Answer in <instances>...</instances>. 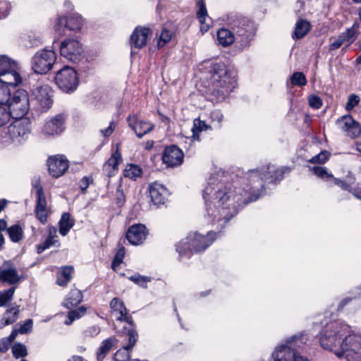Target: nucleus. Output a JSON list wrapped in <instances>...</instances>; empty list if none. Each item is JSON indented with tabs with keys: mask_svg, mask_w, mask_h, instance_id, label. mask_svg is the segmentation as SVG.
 Wrapping results in <instances>:
<instances>
[{
	"mask_svg": "<svg viewBox=\"0 0 361 361\" xmlns=\"http://www.w3.org/2000/svg\"><path fill=\"white\" fill-rule=\"evenodd\" d=\"M83 23L84 20L78 13L71 14L67 17L66 20V29L74 32L80 31L83 26Z\"/></svg>",
	"mask_w": 361,
	"mask_h": 361,
	"instance_id": "nucleus-31",
	"label": "nucleus"
},
{
	"mask_svg": "<svg viewBox=\"0 0 361 361\" xmlns=\"http://www.w3.org/2000/svg\"><path fill=\"white\" fill-rule=\"evenodd\" d=\"M319 340L322 348L333 352L338 359L361 361V334L355 333L344 321L328 324L321 331Z\"/></svg>",
	"mask_w": 361,
	"mask_h": 361,
	"instance_id": "nucleus-2",
	"label": "nucleus"
},
{
	"mask_svg": "<svg viewBox=\"0 0 361 361\" xmlns=\"http://www.w3.org/2000/svg\"><path fill=\"white\" fill-rule=\"evenodd\" d=\"M163 162L169 167L180 165L183 161V153L177 146L166 147L162 156Z\"/></svg>",
	"mask_w": 361,
	"mask_h": 361,
	"instance_id": "nucleus-17",
	"label": "nucleus"
},
{
	"mask_svg": "<svg viewBox=\"0 0 361 361\" xmlns=\"http://www.w3.org/2000/svg\"><path fill=\"white\" fill-rule=\"evenodd\" d=\"M200 71H207L210 74V93L216 102L224 100L237 85L236 73L221 62L204 61L199 66Z\"/></svg>",
	"mask_w": 361,
	"mask_h": 361,
	"instance_id": "nucleus-4",
	"label": "nucleus"
},
{
	"mask_svg": "<svg viewBox=\"0 0 361 361\" xmlns=\"http://www.w3.org/2000/svg\"><path fill=\"white\" fill-rule=\"evenodd\" d=\"M56 53L49 49L37 51L31 59V68L37 74H45L52 68L56 61Z\"/></svg>",
	"mask_w": 361,
	"mask_h": 361,
	"instance_id": "nucleus-10",
	"label": "nucleus"
},
{
	"mask_svg": "<svg viewBox=\"0 0 361 361\" xmlns=\"http://www.w3.org/2000/svg\"><path fill=\"white\" fill-rule=\"evenodd\" d=\"M64 117L61 114L47 120L42 128V133L44 136H54L61 133L64 130Z\"/></svg>",
	"mask_w": 361,
	"mask_h": 361,
	"instance_id": "nucleus-16",
	"label": "nucleus"
},
{
	"mask_svg": "<svg viewBox=\"0 0 361 361\" xmlns=\"http://www.w3.org/2000/svg\"><path fill=\"white\" fill-rule=\"evenodd\" d=\"M336 124L346 136L355 138L361 134V125L350 114L344 115L336 120Z\"/></svg>",
	"mask_w": 361,
	"mask_h": 361,
	"instance_id": "nucleus-12",
	"label": "nucleus"
},
{
	"mask_svg": "<svg viewBox=\"0 0 361 361\" xmlns=\"http://www.w3.org/2000/svg\"><path fill=\"white\" fill-rule=\"evenodd\" d=\"M12 353L16 358L25 357L27 355V348L20 343H16L12 346Z\"/></svg>",
	"mask_w": 361,
	"mask_h": 361,
	"instance_id": "nucleus-48",
	"label": "nucleus"
},
{
	"mask_svg": "<svg viewBox=\"0 0 361 361\" xmlns=\"http://www.w3.org/2000/svg\"><path fill=\"white\" fill-rule=\"evenodd\" d=\"M10 118L20 119L29 111L30 101L27 92L22 89L16 90L6 104Z\"/></svg>",
	"mask_w": 361,
	"mask_h": 361,
	"instance_id": "nucleus-7",
	"label": "nucleus"
},
{
	"mask_svg": "<svg viewBox=\"0 0 361 361\" xmlns=\"http://www.w3.org/2000/svg\"><path fill=\"white\" fill-rule=\"evenodd\" d=\"M355 198L361 200V184L358 183L356 187L352 188L350 192Z\"/></svg>",
	"mask_w": 361,
	"mask_h": 361,
	"instance_id": "nucleus-64",
	"label": "nucleus"
},
{
	"mask_svg": "<svg viewBox=\"0 0 361 361\" xmlns=\"http://www.w3.org/2000/svg\"><path fill=\"white\" fill-rule=\"evenodd\" d=\"M149 192L152 202L157 205L164 204L170 195L169 190L158 182H154L149 185Z\"/></svg>",
	"mask_w": 361,
	"mask_h": 361,
	"instance_id": "nucleus-18",
	"label": "nucleus"
},
{
	"mask_svg": "<svg viewBox=\"0 0 361 361\" xmlns=\"http://www.w3.org/2000/svg\"><path fill=\"white\" fill-rule=\"evenodd\" d=\"M312 171L317 176L326 180L332 179L334 177L332 173H329L327 169L323 166H314Z\"/></svg>",
	"mask_w": 361,
	"mask_h": 361,
	"instance_id": "nucleus-49",
	"label": "nucleus"
},
{
	"mask_svg": "<svg viewBox=\"0 0 361 361\" xmlns=\"http://www.w3.org/2000/svg\"><path fill=\"white\" fill-rule=\"evenodd\" d=\"M115 128H116V123L114 121H111L109 123V125L107 128H106L104 129H101L99 130V133H101V135L102 136H104L105 137H108L113 133V132L115 130Z\"/></svg>",
	"mask_w": 361,
	"mask_h": 361,
	"instance_id": "nucleus-60",
	"label": "nucleus"
},
{
	"mask_svg": "<svg viewBox=\"0 0 361 361\" xmlns=\"http://www.w3.org/2000/svg\"><path fill=\"white\" fill-rule=\"evenodd\" d=\"M66 16L58 14L51 20L52 29L59 36H63L66 35L65 31L67 30L66 26Z\"/></svg>",
	"mask_w": 361,
	"mask_h": 361,
	"instance_id": "nucleus-35",
	"label": "nucleus"
},
{
	"mask_svg": "<svg viewBox=\"0 0 361 361\" xmlns=\"http://www.w3.org/2000/svg\"><path fill=\"white\" fill-rule=\"evenodd\" d=\"M127 121L129 127L135 133L139 138H141L143 135L152 130L154 127L153 123L140 120L135 114L129 116Z\"/></svg>",
	"mask_w": 361,
	"mask_h": 361,
	"instance_id": "nucleus-19",
	"label": "nucleus"
},
{
	"mask_svg": "<svg viewBox=\"0 0 361 361\" xmlns=\"http://www.w3.org/2000/svg\"><path fill=\"white\" fill-rule=\"evenodd\" d=\"M56 243H58L57 230L55 227L51 226L49 228V234L46 240L42 243L37 245V253L43 252Z\"/></svg>",
	"mask_w": 361,
	"mask_h": 361,
	"instance_id": "nucleus-30",
	"label": "nucleus"
},
{
	"mask_svg": "<svg viewBox=\"0 0 361 361\" xmlns=\"http://www.w3.org/2000/svg\"><path fill=\"white\" fill-rule=\"evenodd\" d=\"M290 168L267 165L260 169H252L247 174L246 188L240 185L238 181L228 183L222 174L211 176L204 188V197L212 195L214 206L221 207L223 217L218 219L219 226H222L231 217L235 215L240 207L259 198L264 192L266 181L278 183L289 173ZM219 207H217L219 209Z\"/></svg>",
	"mask_w": 361,
	"mask_h": 361,
	"instance_id": "nucleus-1",
	"label": "nucleus"
},
{
	"mask_svg": "<svg viewBox=\"0 0 361 361\" xmlns=\"http://www.w3.org/2000/svg\"><path fill=\"white\" fill-rule=\"evenodd\" d=\"M308 341L305 332L296 334L278 344L271 353L272 361H310L299 352Z\"/></svg>",
	"mask_w": 361,
	"mask_h": 361,
	"instance_id": "nucleus-5",
	"label": "nucleus"
},
{
	"mask_svg": "<svg viewBox=\"0 0 361 361\" xmlns=\"http://www.w3.org/2000/svg\"><path fill=\"white\" fill-rule=\"evenodd\" d=\"M7 233L11 241L14 243H18L23 238V229L19 225L16 224L8 228Z\"/></svg>",
	"mask_w": 361,
	"mask_h": 361,
	"instance_id": "nucleus-43",
	"label": "nucleus"
},
{
	"mask_svg": "<svg viewBox=\"0 0 361 361\" xmlns=\"http://www.w3.org/2000/svg\"><path fill=\"white\" fill-rule=\"evenodd\" d=\"M30 134V123L27 119H16L10 125H5L0 131L3 142L18 145L26 140Z\"/></svg>",
	"mask_w": 361,
	"mask_h": 361,
	"instance_id": "nucleus-6",
	"label": "nucleus"
},
{
	"mask_svg": "<svg viewBox=\"0 0 361 361\" xmlns=\"http://www.w3.org/2000/svg\"><path fill=\"white\" fill-rule=\"evenodd\" d=\"M142 172V171L140 166L135 164H130L126 167L124 171V175L126 177L135 179L140 177Z\"/></svg>",
	"mask_w": 361,
	"mask_h": 361,
	"instance_id": "nucleus-47",
	"label": "nucleus"
},
{
	"mask_svg": "<svg viewBox=\"0 0 361 361\" xmlns=\"http://www.w3.org/2000/svg\"><path fill=\"white\" fill-rule=\"evenodd\" d=\"M82 293L80 290L77 288L71 289L66 295L63 305L68 309L77 307L82 302Z\"/></svg>",
	"mask_w": 361,
	"mask_h": 361,
	"instance_id": "nucleus-29",
	"label": "nucleus"
},
{
	"mask_svg": "<svg viewBox=\"0 0 361 361\" xmlns=\"http://www.w3.org/2000/svg\"><path fill=\"white\" fill-rule=\"evenodd\" d=\"M87 312V308L85 306H80L77 309L71 310L68 313V320L65 322L66 325H71L75 320L83 317Z\"/></svg>",
	"mask_w": 361,
	"mask_h": 361,
	"instance_id": "nucleus-41",
	"label": "nucleus"
},
{
	"mask_svg": "<svg viewBox=\"0 0 361 361\" xmlns=\"http://www.w3.org/2000/svg\"><path fill=\"white\" fill-rule=\"evenodd\" d=\"M33 325V321L31 319L26 320L23 324L20 325L18 329L20 334H27L32 331Z\"/></svg>",
	"mask_w": 361,
	"mask_h": 361,
	"instance_id": "nucleus-58",
	"label": "nucleus"
},
{
	"mask_svg": "<svg viewBox=\"0 0 361 361\" xmlns=\"http://www.w3.org/2000/svg\"><path fill=\"white\" fill-rule=\"evenodd\" d=\"M217 40L219 44L223 47H228L236 40V38L231 30L221 28L217 32Z\"/></svg>",
	"mask_w": 361,
	"mask_h": 361,
	"instance_id": "nucleus-34",
	"label": "nucleus"
},
{
	"mask_svg": "<svg viewBox=\"0 0 361 361\" xmlns=\"http://www.w3.org/2000/svg\"><path fill=\"white\" fill-rule=\"evenodd\" d=\"M308 104L310 107L319 109L322 106V99L316 94H312L308 97Z\"/></svg>",
	"mask_w": 361,
	"mask_h": 361,
	"instance_id": "nucleus-56",
	"label": "nucleus"
},
{
	"mask_svg": "<svg viewBox=\"0 0 361 361\" xmlns=\"http://www.w3.org/2000/svg\"><path fill=\"white\" fill-rule=\"evenodd\" d=\"M116 203L118 206H122L126 201L123 190L120 183H118L116 191Z\"/></svg>",
	"mask_w": 361,
	"mask_h": 361,
	"instance_id": "nucleus-59",
	"label": "nucleus"
},
{
	"mask_svg": "<svg viewBox=\"0 0 361 361\" xmlns=\"http://www.w3.org/2000/svg\"><path fill=\"white\" fill-rule=\"evenodd\" d=\"M344 41L339 35L336 39H335L330 45H329V51H333L340 48L343 44Z\"/></svg>",
	"mask_w": 361,
	"mask_h": 361,
	"instance_id": "nucleus-63",
	"label": "nucleus"
},
{
	"mask_svg": "<svg viewBox=\"0 0 361 361\" xmlns=\"http://www.w3.org/2000/svg\"><path fill=\"white\" fill-rule=\"evenodd\" d=\"M10 114L6 106L0 105V131L10 121Z\"/></svg>",
	"mask_w": 361,
	"mask_h": 361,
	"instance_id": "nucleus-53",
	"label": "nucleus"
},
{
	"mask_svg": "<svg viewBox=\"0 0 361 361\" xmlns=\"http://www.w3.org/2000/svg\"><path fill=\"white\" fill-rule=\"evenodd\" d=\"M329 155L330 154L327 151L323 150L319 154L312 157L309 160V162L312 164H324L328 160Z\"/></svg>",
	"mask_w": 361,
	"mask_h": 361,
	"instance_id": "nucleus-54",
	"label": "nucleus"
},
{
	"mask_svg": "<svg viewBox=\"0 0 361 361\" xmlns=\"http://www.w3.org/2000/svg\"><path fill=\"white\" fill-rule=\"evenodd\" d=\"M18 85H8L4 82H0V105L6 106L10 100L11 91L9 87H16Z\"/></svg>",
	"mask_w": 361,
	"mask_h": 361,
	"instance_id": "nucleus-40",
	"label": "nucleus"
},
{
	"mask_svg": "<svg viewBox=\"0 0 361 361\" xmlns=\"http://www.w3.org/2000/svg\"><path fill=\"white\" fill-rule=\"evenodd\" d=\"M37 194V204L35 207V214L37 218L42 224H45L47 221L49 209L47 207V200L43 192V189L40 185H35Z\"/></svg>",
	"mask_w": 361,
	"mask_h": 361,
	"instance_id": "nucleus-21",
	"label": "nucleus"
},
{
	"mask_svg": "<svg viewBox=\"0 0 361 361\" xmlns=\"http://www.w3.org/2000/svg\"><path fill=\"white\" fill-rule=\"evenodd\" d=\"M22 278V276L18 274L16 267L10 261L5 262L0 267V282L13 286L18 284Z\"/></svg>",
	"mask_w": 361,
	"mask_h": 361,
	"instance_id": "nucleus-15",
	"label": "nucleus"
},
{
	"mask_svg": "<svg viewBox=\"0 0 361 361\" xmlns=\"http://www.w3.org/2000/svg\"><path fill=\"white\" fill-rule=\"evenodd\" d=\"M51 89L48 85H41L33 90L32 95L36 107L41 111H47L52 104Z\"/></svg>",
	"mask_w": 361,
	"mask_h": 361,
	"instance_id": "nucleus-13",
	"label": "nucleus"
},
{
	"mask_svg": "<svg viewBox=\"0 0 361 361\" xmlns=\"http://www.w3.org/2000/svg\"><path fill=\"white\" fill-rule=\"evenodd\" d=\"M131 350L123 346L118 349L114 355V361H129L130 360Z\"/></svg>",
	"mask_w": 361,
	"mask_h": 361,
	"instance_id": "nucleus-46",
	"label": "nucleus"
},
{
	"mask_svg": "<svg viewBox=\"0 0 361 361\" xmlns=\"http://www.w3.org/2000/svg\"><path fill=\"white\" fill-rule=\"evenodd\" d=\"M55 82L58 87L66 93H72L79 85V78L76 71L68 66H65L57 71Z\"/></svg>",
	"mask_w": 361,
	"mask_h": 361,
	"instance_id": "nucleus-9",
	"label": "nucleus"
},
{
	"mask_svg": "<svg viewBox=\"0 0 361 361\" xmlns=\"http://www.w3.org/2000/svg\"><path fill=\"white\" fill-rule=\"evenodd\" d=\"M12 9L11 3L6 0H0V20L7 18Z\"/></svg>",
	"mask_w": 361,
	"mask_h": 361,
	"instance_id": "nucleus-52",
	"label": "nucleus"
},
{
	"mask_svg": "<svg viewBox=\"0 0 361 361\" xmlns=\"http://www.w3.org/2000/svg\"><path fill=\"white\" fill-rule=\"evenodd\" d=\"M74 220L71 218L68 213H63L59 221V233L65 236L74 226Z\"/></svg>",
	"mask_w": 361,
	"mask_h": 361,
	"instance_id": "nucleus-37",
	"label": "nucleus"
},
{
	"mask_svg": "<svg viewBox=\"0 0 361 361\" xmlns=\"http://www.w3.org/2000/svg\"><path fill=\"white\" fill-rule=\"evenodd\" d=\"M110 307L112 314L117 320L133 324L132 317L128 314L124 302L120 298H113L110 302Z\"/></svg>",
	"mask_w": 361,
	"mask_h": 361,
	"instance_id": "nucleus-20",
	"label": "nucleus"
},
{
	"mask_svg": "<svg viewBox=\"0 0 361 361\" xmlns=\"http://www.w3.org/2000/svg\"><path fill=\"white\" fill-rule=\"evenodd\" d=\"M311 25L306 20H299L295 23V30L292 35V37L295 39L303 38L310 31Z\"/></svg>",
	"mask_w": 361,
	"mask_h": 361,
	"instance_id": "nucleus-33",
	"label": "nucleus"
},
{
	"mask_svg": "<svg viewBox=\"0 0 361 361\" xmlns=\"http://www.w3.org/2000/svg\"><path fill=\"white\" fill-rule=\"evenodd\" d=\"M147 229L143 224H134L131 226L126 233L129 243L134 245L141 244L146 238Z\"/></svg>",
	"mask_w": 361,
	"mask_h": 361,
	"instance_id": "nucleus-24",
	"label": "nucleus"
},
{
	"mask_svg": "<svg viewBox=\"0 0 361 361\" xmlns=\"http://www.w3.org/2000/svg\"><path fill=\"white\" fill-rule=\"evenodd\" d=\"M212 128H211V126H209V123L206 122L204 120H202L200 117L195 118L192 122V137L190 138V141L200 140V133L204 131L207 130H212Z\"/></svg>",
	"mask_w": 361,
	"mask_h": 361,
	"instance_id": "nucleus-28",
	"label": "nucleus"
},
{
	"mask_svg": "<svg viewBox=\"0 0 361 361\" xmlns=\"http://www.w3.org/2000/svg\"><path fill=\"white\" fill-rule=\"evenodd\" d=\"M121 161L122 157L119 151V146L117 145L115 151L104 165V170L106 172L108 176L114 175V171L118 170V166Z\"/></svg>",
	"mask_w": 361,
	"mask_h": 361,
	"instance_id": "nucleus-26",
	"label": "nucleus"
},
{
	"mask_svg": "<svg viewBox=\"0 0 361 361\" xmlns=\"http://www.w3.org/2000/svg\"><path fill=\"white\" fill-rule=\"evenodd\" d=\"M129 279L142 288H146L147 283L151 281V278L138 274L132 275L129 277Z\"/></svg>",
	"mask_w": 361,
	"mask_h": 361,
	"instance_id": "nucleus-51",
	"label": "nucleus"
},
{
	"mask_svg": "<svg viewBox=\"0 0 361 361\" xmlns=\"http://www.w3.org/2000/svg\"><path fill=\"white\" fill-rule=\"evenodd\" d=\"M332 180H333L334 183L335 185L339 186L340 188H341L344 190H347L349 192H350L351 188H352V186H351L350 184L347 183L346 182H345L344 180H343L341 179L336 178H334V177H333Z\"/></svg>",
	"mask_w": 361,
	"mask_h": 361,
	"instance_id": "nucleus-61",
	"label": "nucleus"
},
{
	"mask_svg": "<svg viewBox=\"0 0 361 361\" xmlns=\"http://www.w3.org/2000/svg\"><path fill=\"white\" fill-rule=\"evenodd\" d=\"M358 27L359 24L355 23L352 27L348 28L345 32L340 35L345 43L350 44L355 40V35L358 31Z\"/></svg>",
	"mask_w": 361,
	"mask_h": 361,
	"instance_id": "nucleus-42",
	"label": "nucleus"
},
{
	"mask_svg": "<svg viewBox=\"0 0 361 361\" xmlns=\"http://www.w3.org/2000/svg\"><path fill=\"white\" fill-rule=\"evenodd\" d=\"M204 189L202 192V197L205 202L206 218L207 221L215 227L214 231H208L206 235L200 234L198 232L190 233L185 238L180 240L176 245V249L179 254L180 258L189 257L193 253H200L206 250L219 237V234L226 224L232 218L231 217L222 226H219L218 219L223 217L221 207L214 206V200L212 195L207 198L204 195Z\"/></svg>",
	"mask_w": 361,
	"mask_h": 361,
	"instance_id": "nucleus-3",
	"label": "nucleus"
},
{
	"mask_svg": "<svg viewBox=\"0 0 361 361\" xmlns=\"http://www.w3.org/2000/svg\"><path fill=\"white\" fill-rule=\"evenodd\" d=\"M290 82L293 86L303 87L307 85V79L302 72H295L290 78Z\"/></svg>",
	"mask_w": 361,
	"mask_h": 361,
	"instance_id": "nucleus-45",
	"label": "nucleus"
},
{
	"mask_svg": "<svg viewBox=\"0 0 361 361\" xmlns=\"http://www.w3.org/2000/svg\"><path fill=\"white\" fill-rule=\"evenodd\" d=\"M360 97L355 94H351L348 96L345 109L348 111L353 110L360 102Z\"/></svg>",
	"mask_w": 361,
	"mask_h": 361,
	"instance_id": "nucleus-55",
	"label": "nucleus"
},
{
	"mask_svg": "<svg viewBox=\"0 0 361 361\" xmlns=\"http://www.w3.org/2000/svg\"><path fill=\"white\" fill-rule=\"evenodd\" d=\"M73 268L71 266L64 267L57 272L56 283L60 286H66L72 277Z\"/></svg>",
	"mask_w": 361,
	"mask_h": 361,
	"instance_id": "nucleus-38",
	"label": "nucleus"
},
{
	"mask_svg": "<svg viewBox=\"0 0 361 361\" xmlns=\"http://www.w3.org/2000/svg\"><path fill=\"white\" fill-rule=\"evenodd\" d=\"M91 182L92 179L87 176H85L82 178L80 183V188L82 193H85L86 192V190L89 187Z\"/></svg>",
	"mask_w": 361,
	"mask_h": 361,
	"instance_id": "nucleus-62",
	"label": "nucleus"
},
{
	"mask_svg": "<svg viewBox=\"0 0 361 361\" xmlns=\"http://www.w3.org/2000/svg\"><path fill=\"white\" fill-rule=\"evenodd\" d=\"M152 36V31L147 27H136L130 36L131 48L142 49L146 46L148 39Z\"/></svg>",
	"mask_w": 361,
	"mask_h": 361,
	"instance_id": "nucleus-22",
	"label": "nucleus"
},
{
	"mask_svg": "<svg viewBox=\"0 0 361 361\" xmlns=\"http://www.w3.org/2000/svg\"><path fill=\"white\" fill-rule=\"evenodd\" d=\"M197 18L200 23V31L202 34L207 32L212 24V18L207 15V11L202 1L198 2Z\"/></svg>",
	"mask_w": 361,
	"mask_h": 361,
	"instance_id": "nucleus-25",
	"label": "nucleus"
},
{
	"mask_svg": "<svg viewBox=\"0 0 361 361\" xmlns=\"http://www.w3.org/2000/svg\"><path fill=\"white\" fill-rule=\"evenodd\" d=\"M59 51L62 57L76 63L82 59L83 48L78 40L68 38L61 42Z\"/></svg>",
	"mask_w": 361,
	"mask_h": 361,
	"instance_id": "nucleus-11",
	"label": "nucleus"
},
{
	"mask_svg": "<svg viewBox=\"0 0 361 361\" xmlns=\"http://www.w3.org/2000/svg\"><path fill=\"white\" fill-rule=\"evenodd\" d=\"M18 63L6 55H0V82L8 85H20L22 78L18 73Z\"/></svg>",
	"mask_w": 361,
	"mask_h": 361,
	"instance_id": "nucleus-8",
	"label": "nucleus"
},
{
	"mask_svg": "<svg viewBox=\"0 0 361 361\" xmlns=\"http://www.w3.org/2000/svg\"><path fill=\"white\" fill-rule=\"evenodd\" d=\"M19 311V306L7 310L1 319V326H5L14 323L18 319Z\"/></svg>",
	"mask_w": 361,
	"mask_h": 361,
	"instance_id": "nucleus-36",
	"label": "nucleus"
},
{
	"mask_svg": "<svg viewBox=\"0 0 361 361\" xmlns=\"http://www.w3.org/2000/svg\"><path fill=\"white\" fill-rule=\"evenodd\" d=\"M224 115L220 110L212 111L208 115L209 124L212 130L220 129L222 126Z\"/></svg>",
	"mask_w": 361,
	"mask_h": 361,
	"instance_id": "nucleus-39",
	"label": "nucleus"
},
{
	"mask_svg": "<svg viewBox=\"0 0 361 361\" xmlns=\"http://www.w3.org/2000/svg\"><path fill=\"white\" fill-rule=\"evenodd\" d=\"M16 290L15 287H11L6 290L0 292V307L5 305L11 300Z\"/></svg>",
	"mask_w": 361,
	"mask_h": 361,
	"instance_id": "nucleus-50",
	"label": "nucleus"
},
{
	"mask_svg": "<svg viewBox=\"0 0 361 361\" xmlns=\"http://www.w3.org/2000/svg\"><path fill=\"white\" fill-rule=\"evenodd\" d=\"M126 337L128 344L124 346L132 350L138 338V334L133 326L127 330Z\"/></svg>",
	"mask_w": 361,
	"mask_h": 361,
	"instance_id": "nucleus-44",
	"label": "nucleus"
},
{
	"mask_svg": "<svg viewBox=\"0 0 361 361\" xmlns=\"http://www.w3.org/2000/svg\"><path fill=\"white\" fill-rule=\"evenodd\" d=\"M118 340L115 336H111L104 340L96 353L97 361H103L106 355L110 352L112 348L117 343Z\"/></svg>",
	"mask_w": 361,
	"mask_h": 361,
	"instance_id": "nucleus-27",
	"label": "nucleus"
},
{
	"mask_svg": "<svg viewBox=\"0 0 361 361\" xmlns=\"http://www.w3.org/2000/svg\"><path fill=\"white\" fill-rule=\"evenodd\" d=\"M125 255V251L123 248H121L118 250L117 253L116 254L112 264L111 267L113 269L116 270V267L120 265V264L122 262L123 257Z\"/></svg>",
	"mask_w": 361,
	"mask_h": 361,
	"instance_id": "nucleus-57",
	"label": "nucleus"
},
{
	"mask_svg": "<svg viewBox=\"0 0 361 361\" xmlns=\"http://www.w3.org/2000/svg\"><path fill=\"white\" fill-rule=\"evenodd\" d=\"M234 30L236 41L240 42L243 47L248 46L253 37L252 25L243 20Z\"/></svg>",
	"mask_w": 361,
	"mask_h": 361,
	"instance_id": "nucleus-23",
	"label": "nucleus"
},
{
	"mask_svg": "<svg viewBox=\"0 0 361 361\" xmlns=\"http://www.w3.org/2000/svg\"><path fill=\"white\" fill-rule=\"evenodd\" d=\"M47 166L49 174L54 178L63 175L69 167L68 161L63 155L49 157L47 160Z\"/></svg>",
	"mask_w": 361,
	"mask_h": 361,
	"instance_id": "nucleus-14",
	"label": "nucleus"
},
{
	"mask_svg": "<svg viewBox=\"0 0 361 361\" xmlns=\"http://www.w3.org/2000/svg\"><path fill=\"white\" fill-rule=\"evenodd\" d=\"M174 34L175 28L172 24L164 25L158 39L157 47L161 48L165 46L171 40Z\"/></svg>",
	"mask_w": 361,
	"mask_h": 361,
	"instance_id": "nucleus-32",
	"label": "nucleus"
}]
</instances>
